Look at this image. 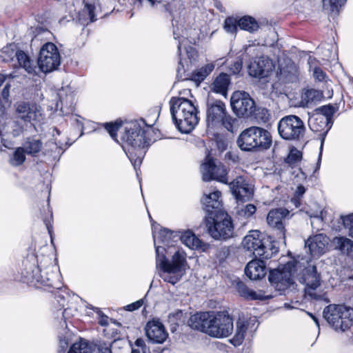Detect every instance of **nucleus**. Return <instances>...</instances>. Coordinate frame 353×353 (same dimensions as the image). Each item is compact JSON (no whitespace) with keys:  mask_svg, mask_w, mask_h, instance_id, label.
Instances as JSON below:
<instances>
[{"mask_svg":"<svg viewBox=\"0 0 353 353\" xmlns=\"http://www.w3.org/2000/svg\"><path fill=\"white\" fill-rule=\"evenodd\" d=\"M61 274L52 258L42 252H30L22 260L14 276L20 281L37 288L43 285L59 290L62 287Z\"/></svg>","mask_w":353,"mask_h":353,"instance_id":"1","label":"nucleus"},{"mask_svg":"<svg viewBox=\"0 0 353 353\" xmlns=\"http://www.w3.org/2000/svg\"><path fill=\"white\" fill-rule=\"evenodd\" d=\"M169 103L172 119L177 129L183 134L192 132L199 122L197 109L192 101L173 97Z\"/></svg>","mask_w":353,"mask_h":353,"instance_id":"2","label":"nucleus"},{"mask_svg":"<svg viewBox=\"0 0 353 353\" xmlns=\"http://www.w3.org/2000/svg\"><path fill=\"white\" fill-rule=\"evenodd\" d=\"M152 125L146 123L143 119L125 122L124 131L121 134V146L125 145V148L130 150L148 148Z\"/></svg>","mask_w":353,"mask_h":353,"instance_id":"3","label":"nucleus"},{"mask_svg":"<svg viewBox=\"0 0 353 353\" xmlns=\"http://www.w3.org/2000/svg\"><path fill=\"white\" fill-rule=\"evenodd\" d=\"M163 252V248H157L156 266L161 271V278L164 281L174 285L181 279V272L187 264L186 254L182 250H175L170 261Z\"/></svg>","mask_w":353,"mask_h":353,"instance_id":"4","label":"nucleus"},{"mask_svg":"<svg viewBox=\"0 0 353 353\" xmlns=\"http://www.w3.org/2000/svg\"><path fill=\"white\" fill-rule=\"evenodd\" d=\"M242 245L256 259H269L279 252L276 243L259 230L250 231L243 239Z\"/></svg>","mask_w":353,"mask_h":353,"instance_id":"5","label":"nucleus"},{"mask_svg":"<svg viewBox=\"0 0 353 353\" xmlns=\"http://www.w3.org/2000/svg\"><path fill=\"white\" fill-rule=\"evenodd\" d=\"M272 136L265 128L252 126L243 130L236 139V144L243 152L263 151L270 149Z\"/></svg>","mask_w":353,"mask_h":353,"instance_id":"6","label":"nucleus"},{"mask_svg":"<svg viewBox=\"0 0 353 353\" xmlns=\"http://www.w3.org/2000/svg\"><path fill=\"white\" fill-rule=\"evenodd\" d=\"M204 221L208 233L215 240H227L232 236L234 224L228 214L214 212L205 216Z\"/></svg>","mask_w":353,"mask_h":353,"instance_id":"7","label":"nucleus"},{"mask_svg":"<svg viewBox=\"0 0 353 353\" xmlns=\"http://www.w3.org/2000/svg\"><path fill=\"white\" fill-rule=\"evenodd\" d=\"M323 317L335 330L345 331L353 323V308L345 305L330 304L323 312Z\"/></svg>","mask_w":353,"mask_h":353,"instance_id":"8","label":"nucleus"},{"mask_svg":"<svg viewBox=\"0 0 353 353\" xmlns=\"http://www.w3.org/2000/svg\"><path fill=\"white\" fill-rule=\"evenodd\" d=\"M279 136L287 141H299L303 137L305 132L304 122L296 115H288L277 123Z\"/></svg>","mask_w":353,"mask_h":353,"instance_id":"9","label":"nucleus"},{"mask_svg":"<svg viewBox=\"0 0 353 353\" xmlns=\"http://www.w3.org/2000/svg\"><path fill=\"white\" fill-rule=\"evenodd\" d=\"M209 323L207 334L214 338L228 337L234 330L233 319L228 312H213Z\"/></svg>","mask_w":353,"mask_h":353,"instance_id":"10","label":"nucleus"},{"mask_svg":"<svg viewBox=\"0 0 353 353\" xmlns=\"http://www.w3.org/2000/svg\"><path fill=\"white\" fill-rule=\"evenodd\" d=\"M295 268V263H287L282 270H271L268 275V281L276 291L285 292L289 288L294 289L295 283L292 279V272Z\"/></svg>","mask_w":353,"mask_h":353,"instance_id":"11","label":"nucleus"},{"mask_svg":"<svg viewBox=\"0 0 353 353\" xmlns=\"http://www.w3.org/2000/svg\"><path fill=\"white\" fill-rule=\"evenodd\" d=\"M37 63L44 73L57 70L61 64V56L57 46L52 42L43 44L40 49Z\"/></svg>","mask_w":353,"mask_h":353,"instance_id":"12","label":"nucleus"},{"mask_svg":"<svg viewBox=\"0 0 353 353\" xmlns=\"http://www.w3.org/2000/svg\"><path fill=\"white\" fill-rule=\"evenodd\" d=\"M202 178L204 181L216 180L224 184H228V172L222 163H216L215 159L207 156L201 166Z\"/></svg>","mask_w":353,"mask_h":353,"instance_id":"13","label":"nucleus"},{"mask_svg":"<svg viewBox=\"0 0 353 353\" xmlns=\"http://www.w3.org/2000/svg\"><path fill=\"white\" fill-rule=\"evenodd\" d=\"M233 112L239 117H249L255 109V103L250 94L244 91H235L230 99Z\"/></svg>","mask_w":353,"mask_h":353,"instance_id":"14","label":"nucleus"},{"mask_svg":"<svg viewBox=\"0 0 353 353\" xmlns=\"http://www.w3.org/2000/svg\"><path fill=\"white\" fill-rule=\"evenodd\" d=\"M172 25L174 26L173 35L174 39L177 41V50L179 57L182 56V47L183 46L185 54L190 63L194 62L198 57L197 51L194 47L186 46L188 41L190 43L195 42L194 38L190 36L186 28L183 29L179 26L174 25V23Z\"/></svg>","mask_w":353,"mask_h":353,"instance_id":"15","label":"nucleus"},{"mask_svg":"<svg viewBox=\"0 0 353 353\" xmlns=\"http://www.w3.org/2000/svg\"><path fill=\"white\" fill-rule=\"evenodd\" d=\"M274 69L273 61L266 56L253 58L248 65L249 75L259 79L269 77Z\"/></svg>","mask_w":353,"mask_h":353,"instance_id":"16","label":"nucleus"},{"mask_svg":"<svg viewBox=\"0 0 353 353\" xmlns=\"http://www.w3.org/2000/svg\"><path fill=\"white\" fill-rule=\"evenodd\" d=\"M175 232H177L166 228H163L156 232L152 227V236L156 253L157 248H161L164 250L163 254L166 256H170L172 253L171 250H175L174 243L177 242L176 238H174Z\"/></svg>","mask_w":353,"mask_h":353,"instance_id":"17","label":"nucleus"},{"mask_svg":"<svg viewBox=\"0 0 353 353\" xmlns=\"http://www.w3.org/2000/svg\"><path fill=\"white\" fill-rule=\"evenodd\" d=\"M229 187L237 201L245 202L249 201L254 193L252 185L243 176L236 177L229 183Z\"/></svg>","mask_w":353,"mask_h":353,"instance_id":"18","label":"nucleus"},{"mask_svg":"<svg viewBox=\"0 0 353 353\" xmlns=\"http://www.w3.org/2000/svg\"><path fill=\"white\" fill-rule=\"evenodd\" d=\"M226 112L225 105L220 100L208 101L206 110V123L209 128H218Z\"/></svg>","mask_w":353,"mask_h":353,"instance_id":"19","label":"nucleus"},{"mask_svg":"<svg viewBox=\"0 0 353 353\" xmlns=\"http://www.w3.org/2000/svg\"><path fill=\"white\" fill-rule=\"evenodd\" d=\"M299 282L305 285L306 292L312 296L310 290H315L321 285V274L317 272L315 265H308L301 272L299 279Z\"/></svg>","mask_w":353,"mask_h":353,"instance_id":"20","label":"nucleus"},{"mask_svg":"<svg viewBox=\"0 0 353 353\" xmlns=\"http://www.w3.org/2000/svg\"><path fill=\"white\" fill-rule=\"evenodd\" d=\"M58 101L55 110H60L63 114L73 112L75 105V95L70 88H62L57 94Z\"/></svg>","mask_w":353,"mask_h":353,"instance_id":"21","label":"nucleus"},{"mask_svg":"<svg viewBox=\"0 0 353 353\" xmlns=\"http://www.w3.org/2000/svg\"><path fill=\"white\" fill-rule=\"evenodd\" d=\"M16 114L17 119L26 122L32 123L37 121L41 115L37 104L26 101H20L16 103Z\"/></svg>","mask_w":353,"mask_h":353,"instance_id":"22","label":"nucleus"},{"mask_svg":"<svg viewBox=\"0 0 353 353\" xmlns=\"http://www.w3.org/2000/svg\"><path fill=\"white\" fill-rule=\"evenodd\" d=\"M308 125L310 130L315 132H319L321 137L320 150L323 148L325 137L332 126V123L327 121L325 117L317 114L309 113Z\"/></svg>","mask_w":353,"mask_h":353,"instance_id":"23","label":"nucleus"},{"mask_svg":"<svg viewBox=\"0 0 353 353\" xmlns=\"http://www.w3.org/2000/svg\"><path fill=\"white\" fill-rule=\"evenodd\" d=\"M145 334L152 343L161 344L168 338V333L163 325L158 321H149L145 327Z\"/></svg>","mask_w":353,"mask_h":353,"instance_id":"24","label":"nucleus"},{"mask_svg":"<svg viewBox=\"0 0 353 353\" xmlns=\"http://www.w3.org/2000/svg\"><path fill=\"white\" fill-rule=\"evenodd\" d=\"M289 214V211L285 208H276L270 210L267 216V222L268 225L275 228L278 232V235L283 239L285 238V228L283 223V219Z\"/></svg>","mask_w":353,"mask_h":353,"instance_id":"25","label":"nucleus"},{"mask_svg":"<svg viewBox=\"0 0 353 353\" xmlns=\"http://www.w3.org/2000/svg\"><path fill=\"white\" fill-rule=\"evenodd\" d=\"M329 239L323 234H318L310 237L305 241V247H307L310 254L313 257H319L325 252Z\"/></svg>","mask_w":353,"mask_h":353,"instance_id":"26","label":"nucleus"},{"mask_svg":"<svg viewBox=\"0 0 353 353\" xmlns=\"http://www.w3.org/2000/svg\"><path fill=\"white\" fill-rule=\"evenodd\" d=\"M265 259H256L250 261L245 266V274L250 280H260L266 274Z\"/></svg>","mask_w":353,"mask_h":353,"instance_id":"27","label":"nucleus"},{"mask_svg":"<svg viewBox=\"0 0 353 353\" xmlns=\"http://www.w3.org/2000/svg\"><path fill=\"white\" fill-rule=\"evenodd\" d=\"M213 312H196L192 315L188 325L192 329L201 331L207 334V330L210 326L209 321L211 320Z\"/></svg>","mask_w":353,"mask_h":353,"instance_id":"28","label":"nucleus"},{"mask_svg":"<svg viewBox=\"0 0 353 353\" xmlns=\"http://www.w3.org/2000/svg\"><path fill=\"white\" fill-rule=\"evenodd\" d=\"M220 191H214L209 194H205L202 199L203 209L205 211V216H210V214H218L223 212L221 209V201L219 198L221 196Z\"/></svg>","mask_w":353,"mask_h":353,"instance_id":"29","label":"nucleus"},{"mask_svg":"<svg viewBox=\"0 0 353 353\" xmlns=\"http://www.w3.org/2000/svg\"><path fill=\"white\" fill-rule=\"evenodd\" d=\"M231 83L230 76L225 72H221L212 81L210 88L211 92L219 94L224 97L228 95L229 86Z\"/></svg>","mask_w":353,"mask_h":353,"instance_id":"30","label":"nucleus"},{"mask_svg":"<svg viewBox=\"0 0 353 353\" xmlns=\"http://www.w3.org/2000/svg\"><path fill=\"white\" fill-rule=\"evenodd\" d=\"M174 238H176L177 241H181L187 247L192 250L203 249L205 244L191 231L183 232H175Z\"/></svg>","mask_w":353,"mask_h":353,"instance_id":"31","label":"nucleus"},{"mask_svg":"<svg viewBox=\"0 0 353 353\" xmlns=\"http://www.w3.org/2000/svg\"><path fill=\"white\" fill-rule=\"evenodd\" d=\"M236 290L239 295L246 300H268L272 298L271 295H263L261 292L257 293L253 290L248 288L245 284L242 281H239L236 283Z\"/></svg>","mask_w":353,"mask_h":353,"instance_id":"32","label":"nucleus"},{"mask_svg":"<svg viewBox=\"0 0 353 353\" xmlns=\"http://www.w3.org/2000/svg\"><path fill=\"white\" fill-rule=\"evenodd\" d=\"M21 147L26 151L28 155L35 157L39 155L43 148V142L41 139L35 137H27Z\"/></svg>","mask_w":353,"mask_h":353,"instance_id":"33","label":"nucleus"},{"mask_svg":"<svg viewBox=\"0 0 353 353\" xmlns=\"http://www.w3.org/2000/svg\"><path fill=\"white\" fill-rule=\"evenodd\" d=\"M70 143H65L64 145L60 142L49 141L47 143L46 155H48L54 161H59L64 151L70 145Z\"/></svg>","mask_w":353,"mask_h":353,"instance_id":"34","label":"nucleus"},{"mask_svg":"<svg viewBox=\"0 0 353 353\" xmlns=\"http://www.w3.org/2000/svg\"><path fill=\"white\" fill-rule=\"evenodd\" d=\"M214 68V63H207L194 70L191 74L190 79L199 85L212 72Z\"/></svg>","mask_w":353,"mask_h":353,"instance_id":"35","label":"nucleus"},{"mask_svg":"<svg viewBox=\"0 0 353 353\" xmlns=\"http://www.w3.org/2000/svg\"><path fill=\"white\" fill-rule=\"evenodd\" d=\"M148 148L130 150L125 148V145H123V150L128 156L134 169L137 170L142 163L143 157L146 152Z\"/></svg>","mask_w":353,"mask_h":353,"instance_id":"36","label":"nucleus"},{"mask_svg":"<svg viewBox=\"0 0 353 353\" xmlns=\"http://www.w3.org/2000/svg\"><path fill=\"white\" fill-rule=\"evenodd\" d=\"M248 324L244 320L240 318L238 319L236 323L235 334L233 338L230 340V342L234 346H239L243 343L248 330Z\"/></svg>","mask_w":353,"mask_h":353,"instance_id":"37","label":"nucleus"},{"mask_svg":"<svg viewBox=\"0 0 353 353\" xmlns=\"http://www.w3.org/2000/svg\"><path fill=\"white\" fill-rule=\"evenodd\" d=\"M15 56L20 66L24 68L27 72L32 74L35 72L36 65L34 61L23 51L17 50Z\"/></svg>","mask_w":353,"mask_h":353,"instance_id":"38","label":"nucleus"},{"mask_svg":"<svg viewBox=\"0 0 353 353\" xmlns=\"http://www.w3.org/2000/svg\"><path fill=\"white\" fill-rule=\"evenodd\" d=\"M239 27L241 30L251 33L256 31L259 28L256 20L254 17L248 15L239 17Z\"/></svg>","mask_w":353,"mask_h":353,"instance_id":"39","label":"nucleus"},{"mask_svg":"<svg viewBox=\"0 0 353 353\" xmlns=\"http://www.w3.org/2000/svg\"><path fill=\"white\" fill-rule=\"evenodd\" d=\"M92 342L81 339L70 347L68 353H92Z\"/></svg>","mask_w":353,"mask_h":353,"instance_id":"40","label":"nucleus"},{"mask_svg":"<svg viewBox=\"0 0 353 353\" xmlns=\"http://www.w3.org/2000/svg\"><path fill=\"white\" fill-rule=\"evenodd\" d=\"M353 241L345 236H335L332 243L336 250H339L341 253L347 255L351 246H352Z\"/></svg>","mask_w":353,"mask_h":353,"instance_id":"41","label":"nucleus"},{"mask_svg":"<svg viewBox=\"0 0 353 353\" xmlns=\"http://www.w3.org/2000/svg\"><path fill=\"white\" fill-rule=\"evenodd\" d=\"M26 154L27 153L21 146L16 148L10 157V164L14 167L23 165L26 160Z\"/></svg>","mask_w":353,"mask_h":353,"instance_id":"42","label":"nucleus"},{"mask_svg":"<svg viewBox=\"0 0 353 353\" xmlns=\"http://www.w3.org/2000/svg\"><path fill=\"white\" fill-rule=\"evenodd\" d=\"M321 98V92L315 89H308L302 94V103L307 106L310 103L319 101Z\"/></svg>","mask_w":353,"mask_h":353,"instance_id":"43","label":"nucleus"},{"mask_svg":"<svg viewBox=\"0 0 353 353\" xmlns=\"http://www.w3.org/2000/svg\"><path fill=\"white\" fill-rule=\"evenodd\" d=\"M336 109L332 104L322 105L316 108L312 113L321 115L327 119V121L333 124V116Z\"/></svg>","mask_w":353,"mask_h":353,"instance_id":"44","label":"nucleus"},{"mask_svg":"<svg viewBox=\"0 0 353 353\" xmlns=\"http://www.w3.org/2000/svg\"><path fill=\"white\" fill-rule=\"evenodd\" d=\"M347 0H323L324 10L332 14H337L340 8L345 5Z\"/></svg>","mask_w":353,"mask_h":353,"instance_id":"45","label":"nucleus"},{"mask_svg":"<svg viewBox=\"0 0 353 353\" xmlns=\"http://www.w3.org/2000/svg\"><path fill=\"white\" fill-rule=\"evenodd\" d=\"M123 121L121 119H117L114 122L104 123H103V126L109 133L110 136L114 141H118L117 140V132L119 128L122 126Z\"/></svg>","mask_w":353,"mask_h":353,"instance_id":"46","label":"nucleus"},{"mask_svg":"<svg viewBox=\"0 0 353 353\" xmlns=\"http://www.w3.org/2000/svg\"><path fill=\"white\" fill-rule=\"evenodd\" d=\"M302 157V152L294 147L290 150L288 157L285 159V162L291 167H294L301 162Z\"/></svg>","mask_w":353,"mask_h":353,"instance_id":"47","label":"nucleus"},{"mask_svg":"<svg viewBox=\"0 0 353 353\" xmlns=\"http://www.w3.org/2000/svg\"><path fill=\"white\" fill-rule=\"evenodd\" d=\"M239 17H228L224 21V30L226 32L235 34L239 27Z\"/></svg>","mask_w":353,"mask_h":353,"instance_id":"48","label":"nucleus"},{"mask_svg":"<svg viewBox=\"0 0 353 353\" xmlns=\"http://www.w3.org/2000/svg\"><path fill=\"white\" fill-rule=\"evenodd\" d=\"M252 114H254V117L258 123H265L270 119L269 110L265 108H256L255 107Z\"/></svg>","mask_w":353,"mask_h":353,"instance_id":"49","label":"nucleus"},{"mask_svg":"<svg viewBox=\"0 0 353 353\" xmlns=\"http://www.w3.org/2000/svg\"><path fill=\"white\" fill-rule=\"evenodd\" d=\"M94 346L92 347V353H112L111 350V343L109 342L99 341V343H93Z\"/></svg>","mask_w":353,"mask_h":353,"instance_id":"50","label":"nucleus"},{"mask_svg":"<svg viewBox=\"0 0 353 353\" xmlns=\"http://www.w3.org/2000/svg\"><path fill=\"white\" fill-rule=\"evenodd\" d=\"M134 345V347H132L131 353H147L149 352V347L141 338L137 339Z\"/></svg>","mask_w":353,"mask_h":353,"instance_id":"51","label":"nucleus"},{"mask_svg":"<svg viewBox=\"0 0 353 353\" xmlns=\"http://www.w3.org/2000/svg\"><path fill=\"white\" fill-rule=\"evenodd\" d=\"M236 121V119L232 118L231 116L227 114L225 112L223 119L220 122L219 127H224L228 131L233 132L234 124Z\"/></svg>","mask_w":353,"mask_h":353,"instance_id":"52","label":"nucleus"},{"mask_svg":"<svg viewBox=\"0 0 353 353\" xmlns=\"http://www.w3.org/2000/svg\"><path fill=\"white\" fill-rule=\"evenodd\" d=\"M343 226L348 230V234L353 238V213L346 216H341Z\"/></svg>","mask_w":353,"mask_h":353,"instance_id":"53","label":"nucleus"},{"mask_svg":"<svg viewBox=\"0 0 353 353\" xmlns=\"http://www.w3.org/2000/svg\"><path fill=\"white\" fill-rule=\"evenodd\" d=\"M24 132V125L21 121H14L11 125V134L14 137H18Z\"/></svg>","mask_w":353,"mask_h":353,"instance_id":"54","label":"nucleus"},{"mask_svg":"<svg viewBox=\"0 0 353 353\" xmlns=\"http://www.w3.org/2000/svg\"><path fill=\"white\" fill-rule=\"evenodd\" d=\"M67 303V298L63 294L58 292V294L55 295V302L54 303V304H57L58 310H61L63 308L64 309Z\"/></svg>","mask_w":353,"mask_h":353,"instance_id":"55","label":"nucleus"},{"mask_svg":"<svg viewBox=\"0 0 353 353\" xmlns=\"http://www.w3.org/2000/svg\"><path fill=\"white\" fill-rule=\"evenodd\" d=\"M313 76L319 81H323L326 78V73L319 67H314L313 70Z\"/></svg>","mask_w":353,"mask_h":353,"instance_id":"56","label":"nucleus"},{"mask_svg":"<svg viewBox=\"0 0 353 353\" xmlns=\"http://www.w3.org/2000/svg\"><path fill=\"white\" fill-rule=\"evenodd\" d=\"M92 310L96 311L100 315V319L99 323L101 326H106L108 325V317L106 315L102 314L101 311L98 307H90Z\"/></svg>","mask_w":353,"mask_h":353,"instance_id":"57","label":"nucleus"},{"mask_svg":"<svg viewBox=\"0 0 353 353\" xmlns=\"http://www.w3.org/2000/svg\"><path fill=\"white\" fill-rule=\"evenodd\" d=\"M94 6L90 3H86L85 5V11L88 12L90 21L93 22L96 20L94 14Z\"/></svg>","mask_w":353,"mask_h":353,"instance_id":"58","label":"nucleus"},{"mask_svg":"<svg viewBox=\"0 0 353 353\" xmlns=\"http://www.w3.org/2000/svg\"><path fill=\"white\" fill-rule=\"evenodd\" d=\"M256 210V208L253 204H248L245 206L244 209L243 210L244 216L245 217H250L252 216Z\"/></svg>","mask_w":353,"mask_h":353,"instance_id":"59","label":"nucleus"},{"mask_svg":"<svg viewBox=\"0 0 353 353\" xmlns=\"http://www.w3.org/2000/svg\"><path fill=\"white\" fill-rule=\"evenodd\" d=\"M143 304V299L138 300L131 304H129L125 307V310L132 312L140 308Z\"/></svg>","mask_w":353,"mask_h":353,"instance_id":"60","label":"nucleus"},{"mask_svg":"<svg viewBox=\"0 0 353 353\" xmlns=\"http://www.w3.org/2000/svg\"><path fill=\"white\" fill-rule=\"evenodd\" d=\"M33 32L35 38L42 34L45 36L50 34V32L47 28H43L41 26H38L37 27H36Z\"/></svg>","mask_w":353,"mask_h":353,"instance_id":"61","label":"nucleus"},{"mask_svg":"<svg viewBox=\"0 0 353 353\" xmlns=\"http://www.w3.org/2000/svg\"><path fill=\"white\" fill-rule=\"evenodd\" d=\"M69 343L68 338L65 336H59V347L61 349V351H65Z\"/></svg>","mask_w":353,"mask_h":353,"instance_id":"62","label":"nucleus"},{"mask_svg":"<svg viewBox=\"0 0 353 353\" xmlns=\"http://www.w3.org/2000/svg\"><path fill=\"white\" fill-rule=\"evenodd\" d=\"M241 69H242V62L239 61H236L234 62L230 68V70L234 74H239L240 72V71L241 70Z\"/></svg>","mask_w":353,"mask_h":353,"instance_id":"63","label":"nucleus"},{"mask_svg":"<svg viewBox=\"0 0 353 353\" xmlns=\"http://www.w3.org/2000/svg\"><path fill=\"white\" fill-rule=\"evenodd\" d=\"M10 85L6 83L1 92V97L5 101H8L10 96Z\"/></svg>","mask_w":353,"mask_h":353,"instance_id":"64","label":"nucleus"}]
</instances>
